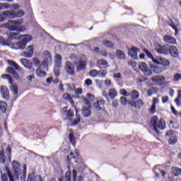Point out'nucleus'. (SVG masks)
I'll use <instances>...</instances> for the list:
<instances>
[{
  "label": "nucleus",
  "mask_w": 181,
  "mask_h": 181,
  "mask_svg": "<svg viewBox=\"0 0 181 181\" xmlns=\"http://www.w3.org/2000/svg\"><path fill=\"white\" fill-rule=\"evenodd\" d=\"M150 127L153 128V130L156 134H159V129L163 131L165 128H166V122H165V119L159 118L158 116H153L150 120Z\"/></svg>",
  "instance_id": "obj_1"
},
{
  "label": "nucleus",
  "mask_w": 181,
  "mask_h": 181,
  "mask_svg": "<svg viewBox=\"0 0 181 181\" xmlns=\"http://www.w3.org/2000/svg\"><path fill=\"white\" fill-rule=\"evenodd\" d=\"M33 37L29 35H23V38L13 44V47L15 50H23L26 48V46L29 42L33 40Z\"/></svg>",
  "instance_id": "obj_2"
},
{
  "label": "nucleus",
  "mask_w": 181,
  "mask_h": 181,
  "mask_svg": "<svg viewBox=\"0 0 181 181\" xmlns=\"http://www.w3.org/2000/svg\"><path fill=\"white\" fill-rule=\"evenodd\" d=\"M144 53H146L147 57L148 59H151L153 63H161L162 64L168 65L169 64V60L166 59V58L162 57H156V58L153 57V55L149 50L144 49Z\"/></svg>",
  "instance_id": "obj_3"
},
{
  "label": "nucleus",
  "mask_w": 181,
  "mask_h": 181,
  "mask_svg": "<svg viewBox=\"0 0 181 181\" xmlns=\"http://www.w3.org/2000/svg\"><path fill=\"white\" fill-rule=\"evenodd\" d=\"M154 50H156L158 54L168 56V54H169V44H164L162 45L159 42H155Z\"/></svg>",
  "instance_id": "obj_4"
},
{
  "label": "nucleus",
  "mask_w": 181,
  "mask_h": 181,
  "mask_svg": "<svg viewBox=\"0 0 181 181\" xmlns=\"http://www.w3.org/2000/svg\"><path fill=\"white\" fill-rule=\"evenodd\" d=\"M3 15L10 19H15V18H22V16H25V13L22 10L18 11H4Z\"/></svg>",
  "instance_id": "obj_5"
},
{
  "label": "nucleus",
  "mask_w": 181,
  "mask_h": 181,
  "mask_svg": "<svg viewBox=\"0 0 181 181\" xmlns=\"http://www.w3.org/2000/svg\"><path fill=\"white\" fill-rule=\"evenodd\" d=\"M1 78L8 80L9 84L11 85L10 86L11 91L13 93L14 95H18V86L13 85V79L12 78V76H11L9 74H2Z\"/></svg>",
  "instance_id": "obj_6"
},
{
  "label": "nucleus",
  "mask_w": 181,
  "mask_h": 181,
  "mask_svg": "<svg viewBox=\"0 0 181 181\" xmlns=\"http://www.w3.org/2000/svg\"><path fill=\"white\" fill-rule=\"evenodd\" d=\"M154 64H157L155 66L151 65L150 67L151 69V70H153V71L154 73H156V74H160V73H162V71H165V70H166V67H168V66L170 65V62H169L168 61V64H163L162 63H154Z\"/></svg>",
  "instance_id": "obj_7"
},
{
  "label": "nucleus",
  "mask_w": 181,
  "mask_h": 181,
  "mask_svg": "<svg viewBox=\"0 0 181 181\" xmlns=\"http://www.w3.org/2000/svg\"><path fill=\"white\" fill-rule=\"evenodd\" d=\"M13 169L14 172V176L17 180H19V176H21V163L14 160L12 163Z\"/></svg>",
  "instance_id": "obj_8"
},
{
  "label": "nucleus",
  "mask_w": 181,
  "mask_h": 181,
  "mask_svg": "<svg viewBox=\"0 0 181 181\" xmlns=\"http://www.w3.org/2000/svg\"><path fill=\"white\" fill-rule=\"evenodd\" d=\"M22 23L21 21H16V20H11L8 23V28L9 30L16 31L19 32L21 30H19L20 25Z\"/></svg>",
  "instance_id": "obj_9"
},
{
  "label": "nucleus",
  "mask_w": 181,
  "mask_h": 181,
  "mask_svg": "<svg viewBox=\"0 0 181 181\" xmlns=\"http://www.w3.org/2000/svg\"><path fill=\"white\" fill-rule=\"evenodd\" d=\"M65 70H66L67 74H69L70 76H74V74H76L74 64H73V63H71V62H70V61H67L66 62Z\"/></svg>",
  "instance_id": "obj_10"
},
{
  "label": "nucleus",
  "mask_w": 181,
  "mask_h": 181,
  "mask_svg": "<svg viewBox=\"0 0 181 181\" xmlns=\"http://www.w3.org/2000/svg\"><path fill=\"white\" fill-rule=\"evenodd\" d=\"M139 69L143 71L145 76H151L152 74V70L148 68V64L145 62L139 63Z\"/></svg>",
  "instance_id": "obj_11"
},
{
  "label": "nucleus",
  "mask_w": 181,
  "mask_h": 181,
  "mask_svg": "<svg viewBox=\"0 0 181 181\" xmlns=\"http://www.w3.org/2000/svg\"><path fill=\"white\" fill-rule=\"evenodd\" d=\"M26 50L27 51H23L21 53V56H23V57H26L27 59H30V57L33 56V52H34L33 45H29L26 48Z\"/></svg>",
  "instance_id": "obj_12"
},
{
  "label": "nucleus",
  "mask_w": 181,
  "mask_h": 181,
  "mask_svg": "<svg viewBox=\"0 0 181 181\" xmlns=\"http://www.w3.org/2000/svg\"><path fill=\"white\" fill-rule=\"evenodd\" d=\"M0 93L4 100H6V101H8V100H10L11 96L9 95V89H8L6 86H1Z\"/></svg>",
  "instance_id": "obj_13"
},
{
  "label": "nucleus",
  "mask_w": 181,
  "mask_h": 181,
  "mask_svg": "<svg viewBox=\"0 0 181 181\" xmlns=\"http://www.w3.org/2000/svg\"><path fill=\"white\" fill-rule=\"evenodd\" d=\"M165 76H155L151 77V81H153V83H156V84H158V86H163V83H165Z\"/></svg>",
  "instance_id": "obj_14"
},
{
  "label": "nucleus",
  "mask_w": 181,
  "mask_h": 181,
  "mask_svg": "<svg viewBox=\"0 0 181 181\" xmlns=\"http://www.w3.org/2000/svg\"><path fill=\"white\" fill-rule=\"evenodd\" d=\"M170 54L173 57H179V51L175 45H168V54Z\"/></svg>",
  "instance_id": "obj_15"
},
{
  "label": "nucleus",
  "mask_w": 181,
  "mask_h": 181,
  "mask_svg": "<svg viewBox=\"0 0 181 181\" xmlns=\"http://www.w3.org/2000/svg\"><path fill=\"white\" fill-rule=\"evenodd\" d=\"M120 94L124 97H129L131 95L132 100H136V90H134L132 93H128L125 89H121Z\"/></svg>",
  "instance_id": "obj_16"
},
{
  "label": "nucleus",
  "mask_w": 181,
  "mask_h": 181,
  "mask_svg": "<svg viewBox=\"0 0 181 181\" xmlns=\"http://www.w3.org/2000/svg\"><path fill=\"white\" fill-rule=\"evenodd\" d=\"M105 97L107 98V97L110 98V100H114V98H116V97H118V91H117V89L110 88L108 90V93H106L105 95Z\"/></svg>",
  "instance_id": "obj_17"
},
{
  "label": "nucleus",
  "mask_w": 181,
  "mask_h": 181,
  "mask_svg": "<svg viewBox=\"0 0 181 181\" xmlns=\"http://www.w3.org/2000/svg\"><path fill=\"white\" fill-rule=\"evenodd\" d=\"M163 41L165 43H168L169 45H176V38L170 36V35H165L163 36Z\"/></svg>",
  "instance_id": "obj_18"
},
{
  "label": "nucleus",
  "mask_w": 181,
  "mask_h": 181,
  "mask_svg": "<svg viewBox=\"0 0 181 181\" xmlns=\"http://www.w3.org/2000/svg\"><path fill=\"white\" fill-rule=\"evenodd\" d=\"M6 71L8 73V74H12L16 80H19L21 76L13 68L8 66L6 68Z\"/></svg>",
  "instance_id": "obj_19"
},
{
  "label": "nucleus",
  "mask_w": 181,
  "mask_h": 181,
  "mask_svg": "<svg viewBox=\"0 0 181 181\" xmlns=\"http://www.w3.org/2000/svg\"><path fill=\"white\" fill-rule=\"evenodd\" d=\"M21 62L23 66H24V67H25L26 69H30L33 66V64H32V62H30V60L28 59L23 58L21 59Z\"/></svg>",
  "instance_id": "obj_20"
},
{
  "label": "nucleus",
  "mask_w": 181,
  "mask_h": 181,
  "mask_svg": "<svg viewBox=\"0 0 181 181\" xmlns=\"http://www.w3.org/2000/svg\"><path fill=\"white\" fill-rule=\"evenodd\" d=\"M69 170L66 172L64 177L59 178L58 181H71V170H70V166L68 167Z\"/></svg>",
  "instance_id": "obj_21"
},
{
  "label": "nucleus",
  "mask_w": 181,
  "mask_h": 181,
  "mask_svg": "<svg viewBox=\"0 0 181 181\" xmlns=\"http://www.w3.org/2000/svg\"><path fill=\"white\" fill-rule=\"evenodd\" d=\"M104 104H105V100H104V99H100L93 103V107L97 110V111H101V110H103V108H101V105H104Z\"/></svg>",
  "instance_id": "obj_22"
},
{
  "label": "nucleus",
  "mask_w": 181,
  "mask_h": 181,
  "mask_svg": "<svg viewBox=\"0 0 181 181\" xmlns=\"http://www.w3.org/2000/svg\"><path fill=\"white\" fill-rule=\"evenodd\" d=\"M86 61L84 60H80L79 62H77V66H76V70L77 71H81L83 70H86Z\"/></svg>",
  "instance_id": "obj_23"
},
{
  "label": "nucleus",
  "mask_w": 181,
  "mask_h": 181,
  "mask_svg": "<svg viewBox=\"0 0 181 181\" xmlns=\"http://www.w3.org/2000/svg\"><path fill=\"white\" fill-rule=\"evenodd\" d=\"M27 181H43L40 175H29Z\"/></svg>",
  "instance_id": "obj_24"
},
{
  "label": "nucleus",
  "mask_w": 181,
  "mask_h": 181,
  "mask_svg": "<svg viewBox=\"0 0 181 181\" xmlns=\"http://www.w3.org/2000/svg\"><path fill=\"white\" fill-rule=\"evenodd\" d=\"M158 91H159V88L158 87H151V88L148 89L147 90V96L148 97H152L153 94H157Z\"/></svg>",
  "instance_id": "obj_25"
},
{
  "label": "nucleus",
  "mask_w": 181,
  "mask_h": 181,
  "mask_svg": "<svg viewBox=\"0 0 181 181\" xmlns=\"http://www.w3.org/2000/svg\"><path fill=\"white\" fill-rule=\"evenodd\" d=\"M82 115L85 118H88L91 115V110H90V107H83L82 109Z\"/></svg>",
  "instance_id": "obj_26"
},
{
  "label": "nucleus",
  "mask_w": 181,
  "mask_h": 181,
  "mask_svg": "<svg viewBox=\"0 0 181 181\" xmlns=\"http://www.w3.org/2000/svg\"><path fill=\"white\" fill-rule=\"evenodd\" d=\"M74 117V111L73 109H69L67 111H66V118L68 119V121H71L73 118Z\"/></svg>",
  "instance_id": "obj_27"
},
{
  "label": "nucleus",
  "mask_w": 181,
  "mask_h": 181,
  "mask_svg": "<svg viewBox=\"0 0 181 181\" xmlns=\"http://www.w3.org/2000/svg\"><path fill=\"white\" fill-rule=\"evenodd\" d=\"M128 54L129 56H131L132 59H133L134 60H136V47H132L131 49H129Z\"/></svg>",
  "instance_id": "obj_28"
},
{
  "label": "nucleus",
  "mask_w": 181,
  "mask_h": 181,
  "mask_svg": "<svg viewBox=\"0 0 181 181\" xmlns=\"http://www.w3.org/2000/svg\"><path fill=\"white\" fill-rule=\"evenodd\" d=\"M8 37H9V39L19 40V39H21V37H22V35H21V34H19V33H18V32L11 33L8 35Z\"/></svg>",
  "instance_id": "obj_29"
},
{
  "label": "nucleus",
  "mask_w": 181,
  "mask_h": 181,
  "mask_svg": "<svg viewBox=\"0 0 181 181\" xmlns=\"http://www.w3.org/2000/svg\"><path fill=\"white\" fill-rule=\"evenodd\" d=\"M8 110V104L4 101H0V111L2 114H5Z\"/></svg>",
  "instance_id": "obj_30"
},
{
  "label": "nucleus",
  "mask_w": 181,
  "mask_h": 181,
  "mask_svg": "<svg viewBox=\"0 0 181 181\" xmlns=\"http://www.w3.org/2000/svg\"><path fill=\"white\" fill-rule=\"evenodd\" d=\"M0 162L3 165H5L6 162V156H5V150L4 148L0 151Z\"/></svg>",
  "instance_id": "obj_31"
},
{
  "label": "nucleus",
  "mask_w": 181,
  "mask_h": 181,
  "mask_svg": "<svg viewBox=\"0 0 181 181\" xmlns=\"http://www.w3.org/2000/svg\"><path fill=\"white\" fill-rule=\"evenodd\" d=\"M98 66L100 69H102L101 66H103L104 69H107V67H108V62L103 59H99L98 60Z\"/></svg>",
  "instance_id": "obj_32"
},
{
  "label": "nucleus",
  "mask_w": 181,
  "mask_h": 181,
  "mask_svg": "<svg viewBox=\"0 0 181 181\" xmlns=\"http://www.w3.org/2000/svg\"><path fill=\"white\" fill-rule=\"evenodd\" d=\"M63 100H65V101H69L71 103V104H73V98L71 97V95L69 93H64L62 95Z\"/></svg>",
  "instance_id": "obj_33"
},
{
  "label": "nucleus",
  "mask_w": 181,
  "mask_h": 181,
  "mask_svg": "<svg viewBox=\"0 0 181 181\" xmlns=\"http://www.w3.org/2000/svg\"><path fill=\"white\" fill-rule=\"evenodd\" d=\"M174 102L175 103L177 107H181V90H178L177 97L175 99Z\"/></svg>",
  "instance_id": "obj_34"
},
{
  "label": "nucleus",
  "mask_w": 181,
  "mask_h": 181,
  "mask_svg": "<svg viewBox=\"0 0 181 181\" xmlns=\"http://www.w3.org/2000/svg\"><path fill=\"white\" fill-rule=\"evenodd\" d=\"M171 170L174 175L180 176L181 175V169L178 167H172Z\"/></svg>",
  "instance_id": "obj_35"
},
{
  "label": "nucleus",
  "mask_w": 181,
  "mask_h": 181,
  "mask_svg": "<svg viewBox=\"0 0 181 181\" xmlns=\"http://www.w3.org/2000/svg\"><path fill=\"white\" fill-rule=\"evenodd\" d=\"M36 73H37V76L38 77H45V76L47 75V73H46V71H43L41 68H38L36 70Z\"/></svg>",
  "instance_id": "obj_36"
},
{
  "label": "nucleus",
  "mask_w": 181,
  "mask_h": 181,
  "mask_svg": "<svg viewBox=\"0 0 181 181\" xmlns=\"http://www.w3.org/2000/svg\"><path fill=\"white\" fill-rule=\"evenodd\" d=\"M8 169H9V168L6 167L5 173L1 174V181H8V177H9V175H8Z\"/></svg>",
  "instance_id": "obj_37"
},
{
  "label": "nucleus",
  "mask_w": 181,
  "mask_h": 181,
  "mask_svg": "<svg viewBox=\"0 0 181 181\" xmlns=\"http://www.w3.org/2000/svg\"><path fill=\"white\" fill-rule=\"evenodd\" d=\"M177 142V136L176 135H173L171 137H170L168 140L169 145H175V144Z\"/></svg>",
  "instance_id": "obj_38"
},
{
  "label": "nucleus",
  "mask_w": 181,
  "mask_h": 181,
  "mask_svg": "<svg viewBox=\"0 0 181 181\" xmlns=\"http://www.w3.org/2000/svg\"><path fill=\"white\" fill-rule=\"evenodd\" d=\"M103 44L105 47H109L110 49H114V44L112 42L108 41L107 40H105L103 41Z\"/></svg>",
  "instance_id": "obj_39"
},
{
  "label": "nucleus",
  "mask_w": 181,
  "mask_h": 181,
  "mask_svg": "<svg viewBox=\"0 0 181 181\" xmlns=\"http://www.w3.org/2000/svg\"><path fill=\"white\" fill-rule=\"evenodd\" d=\"M8 63L9 66H12L16 70H21V67H19V65L14 61L8 60Z\"/></svg>",
  "instance_id": "obj_40"
},
{
  "label": "nucleus",
  "mask_w": 181,
  "mask_h": 181,
  "mask_svg": "<svg viewBox=\"0 0 181 181\" xmlns=\"http://www.w3.org/2000/svg\"><path fill=\"white\" fill-rule=\"evenodd\" d=\"M116 56L119 59H125V54H124V52H122V50L121 49H118L116 51Z\"/></svg>",
  "instance_id": "obj_41"
},
{
  "label": "nucleus",
  "mask_w": 181,
  "mask_h": 181,
  "mask_svg": "<svg viewBox=\"0 0 181 181\" xmlns=\"http://www.w3.org/2000/svg\"><path fill=\"white\" fill-rule=\"evenodd\" d=\"M98 76H99L100 78H104V77L107 76V70L98 71Z\"/></svg>",
  "instance_id": "obj_42"
},
{
  "label": "nucleus",
  "mask_w": 181,
  "mask_h": 181,
  "mask_svg": "<svg viewBox=\"0 0 181 181\" xmlns=\"http://www.w3.org/2000/svg\"><path fill=\"white\" fill-rule=\"evenodd\" d=\"M69 141L72 145H76V137H74L73 133L69 134Z\"/></svg>",
  "instance_id": "obj_43"
},
{
  "label": "nucleus",
  "mask_w": 181,
  "mask_h": 181,
  "mask_svg": "<svg viewBox=\"0 0 181 181\" xmlns=\"http://www.w3.org/2000/svg\"><path fill=\"white\" fill-rule=\"evenodd\" d=\"M8 8H9V4L0 3V11H3V9H8Z\"/></svg>",
  "instance_id": "obj_44"
},
{
  "label": "nucleus",
  "mask_w": 181,
  "mask_h": 181,
  "mask_svg": "<svg viewBox=\"0 0 181 181\" xmlns=\"http://www.w3.org/2000/svg\"><path fill=\"white\" fill-rule=\"evenodd\" d=\"M146 80H148L146 76H140L137 78V83H144V81H146Z\"/></svg>",
  "instance_id": "obj_45"
},
{
  "label": "nucleus",
  "mask_w": 181,
  "mask_h": 181,
  "mask_svg": "<svg viewBox=\"0 0 181 181\" xmlns=\"http://www.w3.org/2000/svg\"><path fill=\"white\" fill-rule=\"evenodd\" d=\"M33 64L37 67H40V66H42V64H40V60H39V58H33Z\"/></svg>",
  "instance_id": "obj_46"
},
{
  "label": "nucleus",
  "mask_w": 181,
  "mask_h": 181,
  "mask_svg": "<svg viewBox=\"0 0 181 181\" xmlns=\"http://www.w3.org/2000/svg\"><path fill=\"white\" fill-rule=\"evenodd\" d=\"M71 121V126H73V125H77V124H80V122H81V119H71V120H70Z\"/></svg>",
  "instance_id": "obj_47"
},
{
  "label": "nucleus",
  "mask_w": 181,
  "mask_h": 181,
  "mask_svg": "<svg viewBox=\"0 0 181 181\" xmlns=\"http://www.w3.org/2000/svg\"><path fill=\"white\" fill-rule=\"evenodd\" d=\"M119 101L122 105H127L128 104V99L125 97H121Z\"/></svg>",
  "instance_id": "obj_48"
},
{
  "label": "nucleus",
  "mask_w": 181,
  "mask_h": 181,
  "mask_svg": "<svg viewBox=\"0 0 181 181\" xmlns=\"http://www.w3.org/2000/svg\"><path fill=\"white\" fill-rule=\"evenodd\" d=\"M169 26H170V28H172L173 29L175 30V35L179 33V30L177 29V25H175V23H172L169 25Z\"/></svg>",
  "instance_id": "obj_49"
},
{
  "label": "nucleus",
  "mask_w": 181,
  "mask_h": 181,
  "mask_svg": "<svg viewBox=\"0 0 181 181\" xmlns=\"http://www.w3.org/2000/svg\"><path fill=\"white\" fill-rule=\"evenodd\" d=\"M66 86L68 87L66 90H68V91H73L74 90H76V85L75 84L70 85V84L67 83Z\"/></svg>",
  "instance_id": "obj_50"
},
{
  "label": "nucleus",
  "mask_w": 181,
  "mask_h": 181,
  "mask_svg": "<svg viewBox=\"0 0 181 181\" xmlns=\"http://www.w3.org/2000/svg\"><path fill=\"white\" fill-rule=\"evenodd\" d=\"M89 74L92 77H97V76H98V71L92 69L90 71Z\"/></svg>",
  "instance_id": "obj_51"
},
{
  "label": "nucleus",
  "mask_w": 181,
  "mask_h": 181,
  "mask_svg": "<svg viewBox=\"0 0 181 181\" xmlns=\"http://www.w3.org/2000/svg\"><path fill=\"white\" fill-rule=\"evenodd\" d=\"M155 112H156V106L152 105L151 108L149 109V114H151V115H153Z\"/></svg>",
  "instance_id": "obj_52"
},
{
  "label": "nucleus",
  "mask_w": 181,
  "mask_h": 181,
  "mask_svg": "<svg viewBox=\"0 0 181 181\" xmlns=\"http://www.w3.org/2000/svg\"><path fill=\"white\" fill-rule=\"evenodd\" d=\"M7 175L8 176V178H9L10 181H15L14 177L12 175V173H11V170L7 169Z\"/></svg>",
  "instance_id": "obj_53"
},
{
  "label": "nucleus",
  "mask_w": 181,
  "mask_h": 181,
  "mask_svg": "<svg viewBox=\"0 0 181 181\" xmlns=\"http://www.w3.org/2000/svg\"><path fill=\"white\" fill-rule=\"evenodd\" d=\"M181 80V74L177 73L174 75V81H179Z\"/></svg>",
  "instance_id": "obj_54"
},
{
  "label": "nucleus",
  "mask_w": 181,
  "mask_h": 181,
  "mask_svg": "<svg viewBox=\"0 0 181 181\" xmlns=\"http://www.w3.org/2000/svg\"><path fill=\"white\" fill-rule=\"evenodd\" d=\"M72 176H73V181H76L77 179V170H72Z\"/></svg>",
  "instance_id": "obj_55"
},
{
  "label": "nucleus",
  "mask_w": 181,
  "mask_h": 181,
  "mask_svg": "<svg viewBox=\"0 0 181 181\" xmlns=\"http://www.w3.org/2000/svg\"><path fill=\"white\" fill-rule=\"evenodd\" d=\"M93 52L94 53H96L97 54H100V49L98 47H95L93 48Z\"/></svg>",
  "instance_id": "obj_56"
},
{
  "label": "nucleus",
  "mask_w": 181,
  "mask_h": 181,
  "mask_svg": "<svg viewBox=\"0 0 181 181\" xmlns=\"http://www.w3.org/2000/svg\"><path fill=\"white\" fill-rule=\"evenodd\" d=\"M169 102V97L168 96H163L162 98V103L163 104H166V103Z\"/></svg>",
  "instance_id": "obj_57"
},
{
  "label": "nucleus",
  "mask_w": 181,
  "mask_h": 181,
  "mask_svg": "<svg viewBox=\"0 0 181 181\" xmlns=\"http://www.w3.org/2000/svg\"><path fill=\"white\" fill-rule=\"evenodd\" d=\"M74 91H76V94L78 95H81V94H83V89L81 88H78L77 89L75 88Z\"/></svg>",
  "instance_id": "obj_58"
},
{
  "label": "nucleus",
  "mask_w": 181,
  "mask_h": 181,
  "mask_svg": "<svg viewBox=\"0 0 181 181\" xmlns=\"http://www.w3.org/2000/svg\"><path fill=\"white\" fill-rule=\"evenodd\" d=\"M159 103V98H153V103H152V105H154L156 107V104H158Z\"/></svg>",
  "instance_id": "obj_59"
},
{
  "label": "nucleus",
  "mask_w": 181,
  "mask_h": 181,
  "mask_svg": "<svg viewBox=\"0 0 181 181\" xmlns=\"http://www.w3.org/2000/svg\"><path fill=\"white\" fill-rule=\"evenodd\" d=\"M54 73L56 77H59V76H60V70H59L57 68L54 69Z\"/></svg>",
  "instance_id": "obj_60"
},
{
  "label": "nucleus",
  "mask_w": 181,
  "mask_h": 181,
  "mask_svg": "<svg viewBox=\"0 0 181 181\" xmlns=\"http://www.w3.org/2000/svg\"><path fill=\"white\" fill-rule=\"evenodd\" d=\"M144 105V102L141 100H136V106L139 107V108H141Z\"/></svg>",
  "instance_id": "obj_61"
},
{
  "label": "nucleus",
  "mask_w": 181,
  "mask_h": 181,
  "mask_svg": "<svg viewBox=\"0 0 181 181\" xmlns=\"http://www.w3.org/2000/svg\"><path fill=\"white\" fill-rule=\"evenodd\" d=\"M112 84V83L111 82V80L110 79H106L105 80V85L107 86V87H110V86Z\"/></svg>",
  "instance_id": "obj_62"
},
{
  "label": "nucleus",
  "mask_w": 181,
  "mask_h": 181,
  "mask_svg": "<svg viewBox=\"0 0 181 181\" xmlns=\"http://www.w3.org/2000/svg\"><path fill=\"white\" fill-rule=\"evenodd\" d=\"M85 84L86 86H91V84H93V81L90 78H88L85 81Z\"/></svg>",
  "instance_id": "obj_63"
},
{
  "label": "nucleus",
  "mask_w": 181,
  "mask_h": 181,
  "mask_svg": "<svg viewBox=\"0 0 181 181\" xmlns=\"http://www.w3.org/2000/svg\"><path fill=\"white\" fill-rule=\"evenodd\" d=\"M112 107H114L115 108H117V107H118V100H114L112 102Z\"/></svg>",
  "instance_id": "obj_64"
}]
</instances>
